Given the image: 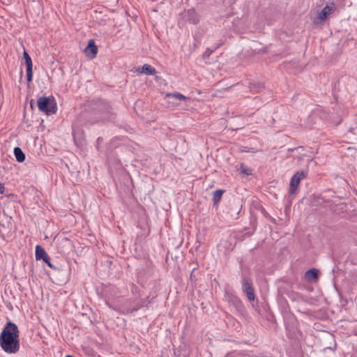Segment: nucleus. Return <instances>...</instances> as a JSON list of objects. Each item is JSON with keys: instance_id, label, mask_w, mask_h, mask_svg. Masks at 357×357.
Instances as JSON below:
<instances>
[{"instance_id": "obj_4", "label": "nucleus", "mask_w": 357, "mask_h": 357, "mask_svg": "<svg viewBox=\"0 0 357 357\" xmlns=\"http://www.w3.org/2000/svg\"><path fill=\"white\" fill-rule=\"evenodd\" d=\"M242 289L249 301H252L255 299V294L252 287V281L250 278L245 276L243 278Z\"/></svg>"}, {"instance_id": "obj_20", "label": "nucleus", "mask_w": 357, "mask_h": 357, "mask_svg": "<svg viewBox=\"0 0 357 357\" xmlns=\"http://www.w3.org/2000/svg\"><path fill=\"white\" fill-rule=\"evenodd\" d=\"M232 302L237 310H240L243 308V303L238 298L234 297L232 299Z\"/></svg>"}, {"instance_id": "obj_13", "label": "nucleus", "mask_w": 357, "mask_h": 357, "mask_svg": "<svg viewBox=\"0 0 357 357\" xmlns=\"http://www.w3.org/2000/svg\"><path fill=\"white\" fill-rule=\"evenodd\" d=\"M225 191L223 190H216L213 193V202L214 206H217L221 200L222 196Z\"/></svg>"}, {"instance_id": "obj_27", "label": "nucleus", "mask_w": 357, "mask_h": 357, "mask_svg": "<svg viewBox=\"0 0 357 357\" xmlns=\"http://www.w3.org/2000/svg\"><path fill=\"white\" fill-rule=\"evenodd\" d=\"M302 148H303L302 146H298V147H296V148H289V149H287V151L288 152H292L294 150H297V149H302Z\"/></svg>"}, {"instance_id": "obj_14", "label": "nucleus", "mask_w": 357, "mask_h": 357, "mask_svg": "<svg viewBox=\"0 0 357 357\" xmlns=\"http://www.w3.org/2000/svg\"><path fill=\"white\" fill-rule=\"evenodd\" d=\"M141 73L146 74V75H154L156 74V70L154 68H153L149 64H144L142 67V71Z\"/></svg>"}, {"instance_id": "obj_23", "label": "nucleus", "mask_w": 357, "mask_h": 357, "mask_svg": "<svg viewBox=\"0 0 357 357\" xmlns=\"http://www.w3.org/2000/svg\"><path fill=\"white\" fill-rule=\"evenodd\" d=\"M264 88L262 84L258 83V84H252L250 86V89L252 91H259L261 89Z\"/></svg>"}, {"instance_id": "obj_16", "label": "nucleus", "mask_w": 357, "mask_h": 357, "mask_svg": "<svg viewBox=\"0 0 357 357\" xmlns=\"http://www.w3.org/2000/svg\"><path fill=\"white\" fill-rule=\"evenodd\" d=\"M144 301H141L140 303H138L137 304H136L134 307H129V308H126L124 310H125V312L126 313H132L133 312H136L139 309H140L142 307L144 306Z\"/></svg>"}, {"instance_id": "obj_10", "label": "nucleus", "mask_w": 357, "mask_h": 357, "mask_svg": "<svg viewBox=\"0 0 357 357\" xmlns=\"http://www.w3.org/2000/svg\"><path fill=\"white\" fill-rule=\"evenodd\" d=\"M188 20L194 24H197L199 22L198 15L194 10H188L187 12Z\"/></svg>"}, {"instance_id": "obj_11", "label": "nucleus", "mask_w": 357, "mask_h": 357, "mask_svg": "<svg viewBox=\"0 0 357 357\" xmlns=\"http://www.w3.org/2000/svg\"><path fill=\"white\" fill-rule=\"evenodd\" d=\"M47 256L44 248H43L40 245L36 246V259L41 260L44 259Z\"/></svg>"}, {"instance_id": "obj_28", "label": "nucleus", "mask_w": 357, "mask_h": 357, "mask_svg": "<svg viewBox=\"0 0 357 357\" xmlns=\"http://www.w3.org/2000/svg\"><path fill=\"white\" fill-rule=\"evenodd\" d=\"M4 184L0 183V194H3L4 192Z\"/></svg>"}, {"instance_id": "obj_1", "label": "nucleus", "mask_w": 357, "mask_h": 357, "mask_svg": "<svg viewBox=\"0 0 357 357\" xmlns=\"http://www.w3.org/2000/svg\"><path fill=\"white\" fill-rule=\"evenodd\" d=\"M115 118L116 114L108 101L95 99L89 102L86 111L77 116L76 123L77 126H88L106 121H113Z\"/></svg>"}, {"instance_id": "obj_5", "label": "nucleus", "mask_w": 357, "mask_h": 357, "mask_svg": "<svg viewBox=\"0 0 357 357\" xmlns=\"http://www.w3.org/2000/svg\"><path fill=\"white\" fill-rule=\"evenodd\" d=\"M87 56L94 58L98 53V47L93 40H90L84 50Z\"/></svg>"}, {"instance_id": "obj_17", "label": "nucleus", "mask_w": 357, "mask_h": 357, "mask_svg": "<svg viewBox=\"0 0 357 357\" xmlns=\"http://www.w3.org/2000/svg\"><path fill=\"white\" fill-rule=\"evenodd\" d=\"M167 96L175 98L176 100H178L180 101L182 100L187 99V98L185 96H184L183 95H182L181 93H168L167 95Z\"/></svg>"}, {"instance_id": "obj_22", "label": "nucleus", "mask_w": 357, "mask_h": 357, "mask_svg": "<svg viewBox=\"0 0 357 357\" xmlns=\"http://www.w3.org/2000/svg\"><path fill=\"white\" fill-rule=\"evenodd\" d=\"M43 261L51 268L52 269H54L56 270V268L55 266H54L51 261H50V257L47 255L44 259H43Z\"/></svg>"}, {"instance_id": "obj_6", "label": "nucleus", "mask_w": 357, "mask_h": 357, "mask_svg": "<svg viewBox=\"0 0 357 357\" xmlns=\"http://www.w3.org/2000/svg\"><path fill=\"white\" fill-rule=\"evenodd\" d=\"M319 275V271L317 268H311L305 273V278L307 282H312L316 281Z\"/></svg>"}, {"instance_id": "obj_9", "label": "nucleus", "mask_w": 357, "mask_h": 357, "mask_svg": "<svg viewBox=\"0 0 357 357\" xmlns=\"http://www.w3.org/2000/svg\"><path fill=\"white\" fill-rule=\"evenodd\" d=\"M333 10V8L329 6H326L319 13V18L324 21L327 19L328 16L331 14Z\"/></svg>"}, {"instance_id": "obj_21", "label": "nucleus", "mask_w": 357, "mask_h": 357, "mask_svg": "<svg viewBox=\"0 0 357 357\" xmlns=\"http://www.w3.org/2000/svg\"><path fill=\"white\" fill-rule=\"evenodd\" d=\"M225 357H247V356L241 354L239 352L233 351V352L227 354Z\"/></svg>"}, {"instance_id": "obj_24", "label": "nucleus", "mask_w": 357, "mask_h": 357, "mask_svg": "<svg viewBox=\"0 0 357 357\" xmlns=\"http://www.w3.org/2000/svg\"><path fill=\"white\" fill-rule=\"evenodd\" d=\"M213 51L211 50L209 48H208L203 54V59H206L210 56V55L212 54Z\"/></svg>"}, {"instance_id": "obj_12", "label": "nucleus", "mask_w": 357, "mask_h": 357, "mask_svg": "<svg viewBox=\"0 0 357 357\" xmlns=\"http://www.w3.org/2000/svg\"><path fill=\"white\" fill-rule=\"evenodd\" d=\"M14 155L17 162H22L25 160V154L20 147L14 149Z\"/></svg>"}, {"instance_id": "obj_7", "label": "nucleus", "mask_w": 357, "mask_h": 357, "mask_svg": "<svg viewBox=\"0 0 357 357\" xmlns=\"http://www.w3.org/2000/svg\"><path fill=\"white\" fill-rule=\"evenodd\" d=\"M346 138L351 144L357 143V126L351 127L345 134Z\"/></svg>"}, {"instance_id": "obj_2", "label": "nucleus", "mask_w": 357, "mask_h": 357, "mask_svg": "<svg viewBox=\"0 0 357 357\" xmlns=\"http://www.w3.org/2000/svg\"><path fill=\"white\" fill-rule=\"evenodd\" d=\"M0 346L8 354H16L20 348V331L17 326L9 321L0 334Z\"/></svg>"}, {"instance_id": "obj_19", "label": "nucleus", "mask_w": 357, "mask_h": 357, "mask_svg": "<svg viewBox=\"0 0 357 357\" xmlns=\"http://www.w3.org/2000/svg\"><path fill=\"white\" fill-rule=\"evenodd\" d=\"M239 170L241 174H243L245 175H251L252 174V169L247 167L243 164H241Z\"/></svg>"}, {"instance_id": "obj_15", "label": "nucleus", "mask_w": 357, "mask_h": 357, "mask_svg": "<svg viewBox=\"0 0 357 357\" xmlns=\"http://www.w3.org/2000/svg\"><path fill=\"white\" fill-rule=\"evenodd\" d=\"M300 182L294 179L293 178H291L290 184H289V194L294 195L296 191L297 190V188L299 185Z\"/></svg>"}, {"instance_id": "obj_8", "label": "nucleus", "mask_w": 357, "mask_h": 357, "mask_svg": "<svg viewBox=\"0 0 357 357\" xmlns=\"http://www.w3.org/2000/svg\"><path fill=\"white\" fill-rule=\"evenodd\" d=\"M26 66V80L29 83L33 79V63L32 60L30 58L24 60Z\"/></svg>"}, {"instance_id": "obj_26", "label": "nucleus", "mask_w": 357, "mask_h": 357, "mask_svg": "<svg viewBox=\"0 0 357 357\" xmlns=\"http://www.w3.org/2000/svg\"><path fill=\"white\" fill-rule=\"evenodd\" d=\"M23 57H24V60H26V59L30 58V56L29 55L27 52L25 51V50L24 51V53H23Z\"/></svg>"}, {"instance_id": "obj_29", "label": "nucleus", "mask_w": 357, "mask_h": 357, "mask_svg": "<svg viewBox=\"0 0 357 357\" xmlns=\"http://www.w3.org/2000/svg\"><path fill=\"white\" fill-rule=\"evenodd\" d=\"M33 100H31V107H33Z\"/></svg>"}, {"instance_id": "obj_3", "label": "nucleus", "mask_w": 357, "mask_h": 357, "mask_svg": "<svg viewBox=\"0 0 357 357\" xmlns=\"http://www.w3.org/2000/svg\"><path fill=\"white\" fill-rule=\"evenodd\" d=\"M37 105L38 109L47 115L54 114L57 111V105L52 96L39 97L37 100Z\"/></svg>"}, {"instance_id": "obj_25", "label": "nucleus", "mask_w": 357, "mask_h": 357, "mask_svg": "<svg viewBox=\"0 0 357 357\" xmlns=\"http://www.w3.org/2000/svg\"><path fill=\"white\" fill-rule=\"evenodd\" d=\"M348 151L350 153V155L351 156H353L354 157L355 156V153H354L355 151V149L352 147H349L347 149Z\"/></svg>"}, {"instance_id": "obj_18", "label": "nucleus", "mask_w": 357, "mask_h": 357, "mask_svg": "<svg viewBox=\"0 0 357 357\" xmlns=\"http://www.w3.org/2000/svg\"><path fill=\"white\" fill-rule=\"evenodd\" d=\"M306 176V173L304 171L297 172L292 178L298 181H301V179Z\"/></svg>"}]
</instances>
